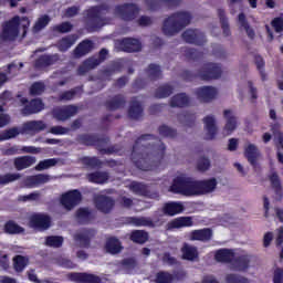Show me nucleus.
<instances>
[{"instance_id": "nucleus-1", "label": "nucleus", "mask_w": 283, "mask_h": 283, "mask_svg": "<svg viewBox=\"0 0 283 283\" xmlns=\"http://www.w3.org/2000/svg\"><path fill=\"white\" fill-rule=\"evenodd\" d=\"M158 143V148L156 147ZM165 145L151 135H145L137 139L133 147L132 160L142 171H151L163 159Z\"/></svg>"}, {"instance_id": "nucleus-2", "label": "nucleus", "mask_w": 283, "mask_h": 283, "mask_svg": "<svg viewBox=\"0 0 283 283\" xmlns=\"http://www.w3.org/2000/svg\"><path fill=\"white\" fill-rule=\"evenodd\" d=\"M217 187L218 180L216 178L198 181L185 172H178L172 180L169 191L187 197L205 196L207 193H213Z\"/></svg>"}, {"instance_id": "nucleus-3", "label": "nucleus", "mask_w": 283, "mask_h": 283, "mask_svg": "<svg viewBox=\"0 0 283 283\" xmlns=\"http://www.w3.org/2000/svg\"><path fill=\"white\" fill-rule=\"evenodd\" d=\"M191 23V13L187 11H180L164 21L163 32L166 36H174L178 34L180 30L187 28Z\"/></svg>"}, {"instance_id": "nucleus-4", "label": "nucleus", "mask_w": 283, "mask_h": 283, "mask_svg": "<svg viewBox=\"0 0 283 283\" xmlns=\"http://www.w3.org/2000/svg\"><path fill=\"white\" fill-rule=\"evenodd\" d=\"M28 28H30V20H28V18L14 17L4 25L2 39L14 41V39L19 36L20 32H22V36H25Z\"/></svg>"}, {"instance_id": "nucleus-5", "label": "nucleus", "mask_w": 283, "mask_h": 283, "mask_svg": "<svg viewBox=\"0 0 283 283\" xmlns=\"http://www.w3.org/2000/svg\"><path fill=\"white\" fill-rule=\"evenodd\" d=\"M202 81H212V78H220L222 76V69L218 64H205L198 74Z\"/></svg>"}, {"instance_id": "nucleus-6", "label": "nucleus", "mask_w": 283, "mask_h": 283, "mask_svg": "<svg viewBox=\"0 0 283 283\" xmlns=\"http://www.w3.org/2000/svg\"><path fill=\"white\" fill-rule=\"evenodd\" d=\"M107 14V8L105 7H94L88 10V17L92 19L94 23V30H98V28H103V25H107V21H105V15Z\"/></svg>"}, {"instance_id": "nucleus-7", "label": "nucleus", "mask_w": 283, "mask_h": 283, "mask_svg": "<svg viewBox=\"0 0 283 283\" xmlns=\"http://www.w3.org/2000/svg\"><path fill=\"white\" fill-rule=\"evenodd\" d=\"M106 59H107V50L102 49L98 57H91V59L86 60L83 63V65H81L78 67V74H81V75L87 74V72H90V70H94V67L101 65V63H103V61H105Z\"/></svg>"}, {"instance_id": "nucleus-8", "label": "nucleus", "mask_w": 283, "mask_h": 283, "mask_svg": "<svg viewBox=\"0 0 283 283\" xmlns=\"http://www.w3.org/2000/svg\"><path fill=\"white\" fill-rule=\"evenodd\" d=\"M223 117L226 119V125L222 129L223 136H231L235 129H238V117L235 113L231 109L223 111Z\"/></svg>"}, {"instance_id": "nucleus-9", "label": "nucleus", "mask_w": 283, "mask_h": 283, "mask_svg": "<svg viewBox=\"0 0 283 283\" xmlns=\"http://www.w3.org/2000/svg\"><path fill=\"white\" fill-rule=\"evenodd\" d=\"M22 136H35L40 132L45 130L48 125L43 120H30L22 124Z\"/></svg>"}, {"instance_id": "nucleus-10", "label": "nucleus", "mask_w": 283, "mask_h": 283, "mask_svg": "<svg viewBox=\"0 0 283 283\" xmlns=\"http://www.w3.org/2000/svg\"><path fill=\"white\" fill-rule=\"evenodd\" d=\"M30 227L33 229H39L40 231H45L50 229V216L45 213H34L29 219Z\"/></svg>"}, {"instance_id": "nucleus-11", "label": "nucleus", "mask_w": 283, "mask_h": 283, "mask_svg": "<svg viewBox=\"0 0 283 283\" xmlns=\"http://www.w3.org/2000/svg\"><path fill=\"white\" fill-rule=\"evenodd\" d=\"M116 14L124 21H132V19H136L140 9L137 8L136 4H124L116 8Z\"/></svg>"}, {"instance_id": "nucleus-12", "label": "nucleus", "mask_w": 283, "mask_h": 283, "mask_svg": "<svg viewBox=\"0 0 283 283\" xmlns=\"http://www.w3.org/2000/svg\"><path fill=\"white\" fill-rule=\"evenodd\" d=\"M81 202V192L72 190L62 196L61 203L67 211H72Z\"/></svg>"}, {"instance_id": "nucleus-13", "label": "nucleus", "mask_w": 283, "mask_h": 283, "mask_svg": "<svg viewBox=\"0 0 283 283\" xmlns=\"http://www.w3.org/2000/svg\"><path fill=\"white\" fill-rule=\"evenodd\" d=\"M78 108L74 105L57 107L53 109V116L56 120H67L72 116H76Z\"/></svg>"}, {"instance_id": "nucleus-14", "label": "nucleus", "mask_w": 283, "mask_h": 283, "mask_svg": "<svg viewBox=\"0 0 283 283\" xmlns=\"http://www.w3.org/2000/svg\"><path fill=\"white\" fill-rule=\"evenodd\" d=\"M196 95L201 103H211L218 96V91L211 86H203L196 91Z\"/></svg>"}, {"instance_id": "nucleus-15", "label": "nucleus", "mask_w": 283, "mask_h": 283, "mask_svg": "<svg viewBox=\"0 0 283 283\" xmlns=\"http://www.w3.org/2000/svg\"><path fill=\"white\" fill-rule=\"evenodd\" d=\"M59 61H61V57L56 53L55 54H44L35 61V67H38V70H45V67L56 65V63H59Z\"/></svg>"}, {"instance_id": "nucleus-16", "label": "nucleus", "mask_w": 283, "mask_h": 283, "mask_svg": "<svg viewBox=\"0 0 283 283\" xmlns=\"http://www.w3.org/2000/svg\"><path fill=\"white\" fill-rule=\"evenodd\" d=\"M203 127L206 132L207 140H213L218 134V126H216V117L213 115H208L203 118Z\"/></svg>"}, {"instance_id": "nucleus-17", "label": "nucleus", "mask_w": 283, "mask_h": 283, "mask_svg": "<svg viewBox=\"0 0 283 283\" xmlns=\"http://www.w3.org/2000/svg\"><path fill=\"white\" fill-rule=\"evenodd\" d=\"M123 52H140V41L132 38H126L116 43Z\"/></svg>"}, {"instance_id": "nucleus-18", "label": "nucleus", "mask_w": 283, "mask_h": 283, "mask_svg": "<svg viewBox=\"0 0 283 283\" xmlns=\"http://www.w3.org/2000/svg\"><path fill=\"white\" fill-rule=\"evenodd\" d=\"M182 39L186 41V43H196V45H202V43L206 41L202 32L191 29L184 32Z\"/></svg>"}, {"instance_id": "nucleus-19", "label": "nucleus", "mask_w": 283, "mask_h": 283, "mask_svg": "<svg viewBox=\"0 0 283 283\" xmlns=\"http://www.w3.org/2000/svg\"><path fill=\"white\" fill-rule=\"evenodd\" d=\"M213 237V232L209 228H205L201 230H193L189 233L188 238L191 241H199V242H209Z\"/></svg>"}, {"instance_id": "nucleus-20", "label": "nucleus", "mask_w": 283, "mask_h": 283, "mask_svg": "<svg viewBox=\"0 0 283 283\" xmlns=\"http://www.w3.org/2000/svg\"><path fill=\"white\" fill-rule=\"evenodd\" d=\"M95 206L98 211H102L103 213H109V211L114 209V200H112L109 197L99 195L95 197Z\"/></svg>"}, {"instance_id": "nucleus-21", "label": "nucleus", "mask_w": 283, "mask_h": 283, "mask_svg": "<svg viewBox=\"0 0 283 283\" xmlns=\"http://www.w3.org/2000/svg\"><path fill=\"white\" fill-rule=\"evenodd\" d=\"M70 280L76 283H101V279L97 275L87 273H72Z\"/></svg>"}, {"instance_id": "nucleus-22", "label": "nucleus", "mask_w": 283, "mask_h": 283, "mask_svg": "<svg viewBox=\"0 0 283 283\" xmlns=\"http://www.w3.org/2000/svg\"><path fill=\"white\" fill-rule=\"evenodd\" d=\"M249 264H251V256H249V254H242L232 259L231 266L233 271H247Z\"/></svg>"}, {"instance_id": "nucleus-23", "label": "nucleus", "mask_w": 283, "mask_h": 283, "mask_svg": "<svg viewBox=\"0 0 283 283\" xmlns=\"http://www.w3.org/2000/svg\"><path fill=\"white\" fill-rule=\"evenodd\" d=\"M244 155L245 158L250 164H252L253 167L258 165V158H260V150L258 149V146L254 144H247L244 148Z\"/></svg>"}, {"instance_id": "nucleus-24", "label": "nucleus", "mask_w": 283, "mask_h": 283, "mask_svg": "<svg viewBox=\"0 0 283 283\" xmlns=\"http://www.w3.org/2000/svg\"><path fill=\"white\" fill-rule=\"evenodd\" d=\"M182 211H185V205L180 201H170L164 206V212L167 216H178V213H182Z\"/></svg>"}, {"instance_id": "nucleus-25", "label": "nucleus", "mask_w": 283, "mask_h": 283, "mask_svg": "<svg viewBox=\"0 0 283 283\" xmlns=\"http://www.w3.org/2000/svg\"><path fill=\"white\" fill-rule=\"evenodd\" d=\"M50 180V177L46 175H35V176H30L27 177L24 180V186L28 187L29 189H32L34 187H39V185H45Z\"/></svg>"}, {"instance_id": "nucleus-26", "label": "nucleus", "mask_w": 283, "mask_h": 283, "mask_svg": "<svg viewBox=\"0 0 283 283\" xmlns=\"http://www.w3.org/2000/svg\"><path fill=\"white\" fill-rule=\"evenodd\" d=\"M238 23L241 32H245L247 36L251 40L255 39V30H253V28H251V25L247 21V17L244 15V13L239 14Z\"/></svg>"}, {"instance_id": "nucleus-27", "label": "nucleus", "mask_w": 283, "mask_h": 283, "mask_svg": "<svg viewBox=\"0 0 283 283\" xmlns=\"http://www.w3.org/2000/svg\"><path fill=\"white\" fill-rule=\"evenodd\" d=\"M43 111V102L41 99H32L28 105L22 109L24 116H30V114H39Z\"/></svg>"}, {"instance_id": "nucleus-28", "label": "nucleus", "mask_w": 283, "mask_h": 283, "mask_svg": "<svg viewBox=\"0 0 283 283\" xmlns=\"http://www.w3.org/2000/svg\"><path fill=\"white\" fill-rule=\"evenodd\" d=\"M36 163V158L30 156H22L14 159V167L18 171H23L28 167H32Z\"/></svg>"}, {"instance_id": "nucleus-29", "label": "nucleus", "mask_w": 283, "mask_h": 283, "mask_svg": "<svg viewBox=\"0 0 283 283\" xmlns=\"http://www.w3.org/2000/svg\"><path fill=\"white\" fill-rule=\"evenodd\" d=\"M105 250L107 253H111V255H116L123 251V244L118 239L109 238L106 241Z\"/></svg>"}, {"instance_id": "nucleus-30", "label": "nucleus", "mask_w": 283, "mask_h": 283, "mask_svg": "<svg viewBox=\"0 0 283 283\" xmlns=\"http://www.w3.org/2000/svg\"><path fill=\"white\" fill-rule=\"evenodd\" d=\"M21 135H23V129L21 126L11 127L0 133V143H3L4 140H12V138H17V136Z\"/></svg>"}, {"instance_id": "nucleus-31", "label": "nucleus", "mask_w": 283, "mask_h": 283, "mask_svg": "<svg viewBox=\"0 0 283 283\" xmlns=\"http://www.w3.org/2000/svg\"><path fill=\"white\" fill-rule=\"evenodd\" d=\"M94 49V44L90 40H85L80 43L76 49L74 50V56L76 59H81V56H85V54H90Z\"/></svg>"}, {"instance_id": "nucleus-32", "label": "nucleus", "mask_w": 283, "mask_h": 283, "mask_svg": "<svg viewBox=\"0 0 283 283\" xmlns=\"http://www.w3.org/2000/svg\"><path fill=\"white\" fill-rule=\"evenodd\" d=\"M181 0H146V6L148 10H156L163 6V3H167L169 8H175V6H180Z\"/></svg>"}, {"instance_id": "nucleus-33", "label": "nucleus", "mask_w": 283, "mask_h": 283, "mask_svg": "<svg viewBox=\"0 0 283 283\" xmlns=\"http://www.w3.org/2000/svg\"><path fill=\"white\" fill-rule=\"evenodd\" d=\"M193 226V220L191 217H181L174 219L168 223V227L170 229H182L184 227H192Z\"/></svg>"}, {"instance_id": "nucleus-34", "label": "nucleus", "mask_w": 283, "mask_h": 283, "mask_svg": "<svg viewBox=\"0 0 283 283\" xmlns=\"http://www.w3.org/2000/svg\"><path fill=\"white\" fill-rule=\"evenodd\" d=\"M184 260H189L193 262V260H198V249L196 247L185 244L181 249Z\"/></svg>"}, {"instance_id": "nucleus-35", "label": "nucleus", "mask_w": 283, "mask_h": 283, "mask_svg": "<svg viewBox=\"0 0 283 283\" xmlns=\"http://www.w3.org/2000/svg\"><path fill=\"white\" fill-rule=\"evenodd\" d=\"M94 235V231H84L75 234L74 240L77 247H90V238Z\"/></svg>"}, {"instance_id": "nucleus-36", "label": "nucleus", "mask_w": 283, "mask_h": 283, "mask_svg": "<svg viewBox=\"0 0 283 283\" xmlns=\"http://www.w3.org/2000/svg\"><path fill=\"white\" fill-rule=\"evenodd\" d=\"M189 103V97L185 93L177 94L170 99L171 107H187Z\"/></svg>"}, {"instance_id": "nucleus-37", "label": "nucleus", "mask_w": 283, "mask_h": 283, "mask_svg": "<svg viewBox=\"0 0 283 283\" xmlns=\"http://www.w3.org/2000/svg\"><path fill=\"white\" fill-rule=\"evenodd\" d=\"M90 182H95L96 185H103L109 180V175L107 172H101L96 171L93 174H90L87 176Z\"/></svg>"}, {"instance_id": "nucleus-38", "label": "nucleus", "mask_w": 283, "mask_h": 283, "mask_svg": "<svg viewBox=\"0 0 283 283\" xmlns=\"http://www.w3.org/2000/svg\"><path fill=\"white\" fill-rule=\"evenodd\" d=\"M233 258H235V254H233V251L231 250H219L216 253V260L217 262H231L233 261Z\"/></svg>"}, {"instance_id": "nucleus-39", "label": "nucleus", "mask_w": 283, "mask_h": 283, "mask_svg": "<svg viewBox=\"0 0 283 283\" xmlns=\"http://www.w3.org/2000/svg\"><path fill=\"white\" fill-rule=\"evenodd\" d=\"M128 116L134 119L140 118L143 116V106L140 102L133 101L128 111Z\"/></svg>"}, {"instance_id": "nucleus-40", "label": "nucleus", "mask_w": 283, "mask_h": 283, "mask_svg": "<svg viewBox=\"0 0 283 283\" xmlns=\"http://www.w3.org/2000/svg\"><path fill=\"white\" fill-rule=\"evenodd\" d=\"M74 43H76V38H74V35H69L60 40L57 48L60 52H67V50H70V48L73 46Z\"/></svg>"}, {"instance_id": "nucleus-41", "label": "nucleus", "mask_w": 283, "mask_h": 283, "mask_svg": "<svg viewBox=\"0 0 283 283\" xmlns=\"http://www.w3.org/2000/svg\"><path fill=\"white\" fill-rule=\"evenodd\" d=\"M148 238L149 235L147 234V232L143 230H136L130 235V240H133V242H136L137 244H145Z\"/></svg>"}, {"instance_id": "nucleus-42", "label": "nucleus", "mask_w": 283, "mask_h": 283, "mask_svg": "<svg viewBox=\"0 0 283 283\" xmlns=\"http://www.w3.org/2000/svg\"><path fill=\"white\" fill-rule=\"evenodd\" d=\"M4 231L6 233H9L10 235H14L17 233H23V228L19 224H17V222L14 221H8L4 224Z\"/></svg>"}, {"instance_id": "nucleus-43", "label": "nucleus", "mask_w": 283, "mask_h": 283, "mask_svg": "<svg viewBox=\"0 0 283 283\" xmlns=\"http://www.w3.org/2000/svg\"><path fill=\"white\" fill-rule=\"evenodd\" d=\"M171 94H174V87H171V85L166 84L158 87V90L155 93V96L157 98H167L168 96H171Z\"/></svg>"}, {"instance_id": "nucleus-44", "label": "nucleus", "mask_w": 283, "mask_h": 283, "mask_svg": "<svg viewBox=\"0 0 283 283\" xmlns=\"http://www.w3.org/2000/svg\"><path fill=\"white\" fill-rule=\"evenodd\" d=\"M129 222L134 227H154V221L147 217L130 218Z\"/></svg>"}, {"instance_id": "nucleus-45", "label": "nucleus", "mask_w": 283, "mask_h": 283, "mask_svg": "<svg viewBox=\"0 0 283 283\" xmlns=\"http://www.w3.org/2000/svg\"><path fill=\"white\" fill-rule=\"evenodd\" d=\"M77 222L85 224L92 220V212L88 209L82 208L76 213Z\"/></svg>"}, {"instance_id": "nucleus-46", "label": "nucleus", "mask_w": 283, "mask_h": 283, "mask_svg": "<svg viewBox=\"0 0 283 283\" xmlns=\"http://www.w3.org/2000/svg\"><path fill=\"white\" fill-rule=\"evenodd\" d=\"M13 266L17 273H21L28 266V258L18 255L13 259Z\"/></svg>"}, {"instance_id": "nucleus-47", "label": "nucleus", "mask_w": 283, "mask_h": 283, "mask_svg": "<svg viewBox=\"0 0 283 283\" xmlns=\"http://www.w3.org/2000/svg\"><path fill=\"white\" fill-rule=\"evenodd\" d=\"M274 140L279 149V153H277L279 163L283 165V134L281 132H276L274 134Z\"/></svg>"}, {"instance_id": "nucleus-48", "label": "nucleus", "mask_w": 283, "mask_h": 283, "mask_svg": "<svg viewBox=\"0 0 283 283\" xmlns=\"http://www.w3.org/2000/svg\"><path fill=\"white\" fill-rule=\"evenodd\" d=\"M129 189L130 191H133V193H135L136 196H147V186L143 185V184H138L136 181H133L129 185Z\"/></svg>"}, {"instance_id": "nucleus-49", "label": "nucleus", "mask_w": 283, "mask_h": 283, "mask_svg": "<svg viewBox=\"0 0 283 283\" xmlns=\"http://www.w3.org/2000/svg\"><path fill=\"white\" fill-rule=\"evenodd\" d=\"M156 283H174L176 282V277L172 276L169 272H159L156 275Z\"/></svg>"}, {"instance_id": "nucleus-50", "label": "nucleus", "mask_w": 283, "mask_h": 283, "mask_svg": "<svg viewBox=\"0 0 283 283\" xmlns=\"http://www.w3.org/2000/svg\"><path fill=\"white\" fill-rule=\"evenodd\" d=\"M197 169L198 171H209V169H211V160H209V158L207 157H200L197 160Z\"/></svg>"}, {"instance_id": "nucleus-51", "label": "nucleus", "mask_w": 283, "mask_h": 283, "mask_svg": "<svg viewBox=\"0 0 283 283\" xmlns=\"http://www.w3.org/2000/svg\"><path fill=\"white\" fill-rule=\"evenodd\" d=\"M57 163L56 159H44L36 165L35 169L36 171H43L50 169V167H54Z\"/></svg>"}, {"instance_id": "nucleus-52", "label": "nucleus", "mask_w": 283, "mask_h": 283, "mask_svg": "<svg viewBox=\"0 0 283 283\" xmlns=\"http://www.w3.org/2000/svg\"><path fill=\"white\" fill-rule=\"evenodd\" d=\"M270 182L273 187V189H275L276 193H282V181L280 180V176H277V172H273L270 176Z\"/></svg>"}, {"instance_id": "nucleus-53", "label": "nucleus", "mask_w": 283, "mask_h": 283, "mask_svg": "<svg viewBox=\"0 0 283 283\" xmlns=\"http://www.w3.org/2000/svg\"><path fill=\"white\" fill-rule=\"evenodd\" d=\"M21 178V174H7L4 176H0V185H9V182H14Z\"/></svg>"}, {"instance_id": "nucleus-54", "label": "nucleus", "mask_w": 283, "mask_h": 283, "mask_svg": "<svg viewBox=\"0 0 283 283\" xmlns=\"http://www.w3.org/2000/svg\"><path fill=\"white\" fill-rule=\"evenodd\" d=\"M48 23H50V17L42 15L35 22V24L33 27V32H41V30H43V28H45V25H48Z\"/></svg>"}, {"instance_id": "nucleus-55", "label": "nucleus", "mask_w": 283, "mask_h": 283, "mask_svg": "<svg viewBox=\"0 0 283 283\" xmlns=\"http://www.w3.org/2000/svg\"><path fill=\"white\" fill-rule=\"evenodd\" d=\"M147 75L150 81H156V78H160V66L156 64H150L147 71Z\"/></svg>"}, {"instance_id": "nucleus-56", "label": "nucleus", "mask_w": 283, "mask_h": 283, "mask_svg": "<svg viewBox=\"0 0 283 283\" xmlns=\"http://www.w3.org/2000/svg\"><path fill=\"white\" fill-rule=\"evenodd\" d=\"M46 247H53L54 249H59L63 244V238L61 237H49L45 241Z\"/></svg>"}, {"instance_id": "nucleus-57", "label": "nucleus", "mask_w": 283, "mask_h": 283, "mask_svg": "<svg viewBox=\"0 0 283 283\" xmlns=\"http://www.w3.org/2000/svg\"><path fill=\"white\" fill-rule=\"evenodd\" d=\"M123 105H125V99L123 96H117L112 102H108L107 107L108 109H119Z\"/></svg>"}, {"instance_id": "nucleus-58", "label": "nucleus", "mask_w": 283, "mask_h": 283, "mask_svg": "<svg viewBox=\"0 0 283 283\" xmlns=\"http://www.w3.org/2000/svg\"><path fill=\"white\" fill-rule=\"evenodd\" d=\"M44 91L45 84L41 82L34 83L30 88V93L32 94V96H39L40 94H43Z\"/></svg>"}, {"instance_id": "nucleus-59", "label": "nucleus", "mask_w": 283, "mask_h": 283, "mask_svg": "<svg viewBox=\"0 0 283 283\" xmlns=\"http://www.w3.org/2000/svg\"><path fill=\"white\" fill-rule=\"evenodd\" d=\"M226 283H249L244 276H238L235 274H228L226 276Z\"/></svg>"}, {"instance_id": "nucleus-60", "label": "nucleus", "mask_w": 283, "mask_h": 283, "mask_svg": "<svg viewBox=\"0 0 283 283\" xmlns=\"http://www.w3.org/2000/svg\"><path fill=\"white\" fill-rule=\"evenodd\" d=\"M41 198V193L39 192H32L30 195H27V196H20L19 197V200L21 202H35L36 200H39Z\"/></svg>"}, {"instance_id": "nucleus-61", "label": "nucleus", "mask_w": 283, "mask_h": 283, "mask_svg": "<svg viewBox=\"0 0 283 283\" xmlns=\"http://www.w3.org/2000/svg\"><path fill=\"white\" fill-rule=\"evenodd\" d=\"M10 115L4 113L3 106L0 105V128H3L8 125H10Z\"/></svg>"}, {"instance_id": "nucleus-62", "label": "nucleus", "mask_w": 283, "mask_h": 283, "mask_svg": "<svg viewBox=\"0 0 283 283\" xmlns=\"http://www.w3.org/2000/svg\"><path fill=\"white\" fill-rule=\"evenodd\" d=\"M83 165H86V167H98L101 165V160L96 157H84L82 158Z\"/></svg>"}, {"instance_id": "nucleus-63", "label": "nucleus", "mask_w": 283, "mask_h": 283, "mask_svg": "<svg viewBox=\"0 0 283 283\" xmlns=\"http://www.w3.org/2000/svg\"><path fill=\"white\" fill-rule=\"evenodd\" d=\"M160 136H165L166 138H174L176 136V130L172 128H169L168 126H161L159 128Z\"/></svg>"}, {"instance_id": "nucleus-64", "label": "nucleus", "mask_w": 283, "mask_h": 283, "mask_svg": "<svg viewBox=\"0 0 283 283\" xmlns=\"http://www.w3.org/2000/svg\"><path fill=\"white\" fill-rule=\"evenodd\" d=\"M272 27L274 28L275 32H283V17L275 18L272 21Z\"/></svg>"}]
</instances>
